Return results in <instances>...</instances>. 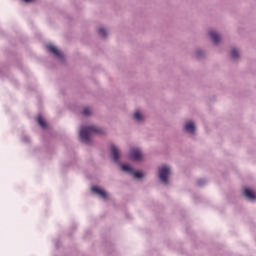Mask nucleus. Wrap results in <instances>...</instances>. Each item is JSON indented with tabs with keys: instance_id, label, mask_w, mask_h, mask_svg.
Returning a JSON list of instances; mask_svg holds the SVG:
<instances>
[{
	"instance_id": "1",
	"label": "nucleus",
	"mask_w": 256,
	"mask_h": 256,
	"mask_svg": "<svg viewBox=\"0 0 256 256\" xmlns=\"http://www.w3.org/2000/svg\"><path fill=\"white\" fill-rule=\"evenodd\" d=\"M103 129L96 126H85L80 130V139L83 143L91 141V135H102Z\"/></svg>"
},
{
	"instance_id": "2",
	"label": "nucleus",
	"mask_w": 256,
	"mask_h": 256,
	"mask_svg": "<svg viewBox=\"0 0 256 256\" xmlns=\"http://www.w3.org/2000/svg\"><path fill=\"white\" fill-rule=\"evenodd\" d=\"M169 175H171V168L168 166H161L159 168V179L162 183H169Z\"/></svg>"
},
{
	"instance_id": "5",
	"label": "nucleus",
	"mask_w": 256,
	"mask_h": 256,
	"mask_svg": "<svg viewBox=\"0 0 256 256\" xmlns=\"http://www.w3.org/2000/svg\"><path fill=\"white\" fill-rule=\"evenodd\" d=\"M47 49H48V51H50V53H53V55L58 57V59H63V54L55 46L50 44L47 46Z\"/></svg>"
},
{
	"instance_id": "12",
	"label": "nucleus",
	"mask_w": 256,
	"mask_h": 256,
	"mask_svg": "<svg viewBox=\"0 0 256 256\" xmlns=\"http://www.w3.org/2000/svg\"><path fill=\"white\" fill-rule=\"evenodd\" d=\"M134 119H136V121H143V115H141V112L136 111L134 113Z\"/></svg>"
},
{
	"instance_id": "4",
	"label": "nucleus",
	"mask_w": 256,
	"mask_h": 256,
	"mask_svg": "<svg viewBox=\"0 0 256 256\" xmlns=\"http://www.w3.org/2000/svg\"><path fill=\"white\" fill-rule=\"evenodd\" d=\"M122 171H126L127 173H131L136 179H141L143 177V173L141 172H134L131 166L124 164L122 165Z\"/></svg>"
},
{
	"instance_id": "17",
	"label": "nucleus",
	"mask_w": 256,
	"mask_h": 256,
	"mask_svg": "<svg viewBox=\"0 0 256 256\" xmlns=\"http://www.w3.org/2000/svg\"><path fill=\"white\" fill-rule=\"evenodd\" d=\"M25 3H31L33 0H24Z\"/></svg>"
},
{
	"instance_id": "13",
	"label": "nucleus",
	"mask_w": 256,
	"mask_h": 256,
	"mask_svg": "<svg viewBox=\"0 0 256 256\" xmlns=\"http://www.w3.org/2000/svg\"><path fill=\"white\" fill-rule=\"evenodd\" d=\"M231 57L232 59H239V52L237 51V49H233L231 51Z\"/></svg>"
},
{
	"instance_id": "15",
	"label": "nucleus",
	"mask_w": 256,
	"mask_h": 256,
	"mask_svg": "<svg viewBox=\"0 0 256 256\" xmlns=\"http://www.w3.org/2000/svg\"><path fill=\"white\" fill-rule=\"evenodd\" d=\"M83 115H85L86 117L91 115V109L90 108H84L83 112H82Z\"/></svg>"
},
{
	"instance_id": "18",
	"label": "nucleus",
	"mask_w": 256,
	"mask_h": 256,
	"mask_svg": "<svg viewBox=\"0 0 256 256\" xmlns=\"http://www.w3.org/2000/svg\"><path fill=\"white\" fill-rule=\"evenodd\" d=\"M197 55H198V56L201 55V51H198V52H197Z\"/></svg>"
},
{
	"instance_id": "7",
	"label": "nucleus",
	"mask_w": 256,
	"mask_h": 256,
	"mask_svg": "<svg viewBox=\"0 0 256 256\" xmlns=\"http://www.w3.org/2000/svg\"><path fill=\"white\" fill-rule=\"evenodd\" d=\"M112 157L115 163H119V149H117L116 145H111Z\"/></svg>"
},
{
	"instance_id": "8",
	"label": "nucleus",
	"mask_w": 256,
	"mask_h": 256,
	"mask_svg": "<svg viewBox=\"0 0 256 256\" xmlns=\"http://www.w3.org/2000/svg\"><path fill=\"white\" fill-rule=\"evenodd\" d=\"M244 196H246L247 199H250V201H254V199H256L255 193H253V191H251L249 188L244 190Z\"/></svg>"
},
{
	"instance_id": "6",
	"label": "nucleus",
	"mask_w": 256,
	"mask_h": 256,
	"mask_svg": "<svg viewBox=\"0 0 256 256\" xmlns=\"http://www.w3.org/2000/svg\"><path fill=\"white\" fill-rule=\"evenodd\" d=\"M92 191L93 193H96V195H100L102 197V199H107V192H105L103 189L94 186L92 187Z\"/></svg>"
},
{
	"instance_id": "16",
	"label": "nucleus",
	"mask_w": 256,
	"mask_h": 256,
	"mask_svg": "<svg viewBox=\"0 0 256 256\" xmlns=\"http://www.w3.org/2000/svg\"><path fill=\"white\" fill-rule=\"evenodd\" d=\"M204 181L203 180H199L198 181V185H203Z\"/></svg>"
},
{
	"instance_id": "14",
	"label": "nucleus",
	"mask_w": 256,
	"mask_h": 256,
	"mask_svg": "<svg viewBox=\"0 0 256 256\" xmlns=\"http://www.w3.org/2000/svg\"><path fill=\"white\" fill-rule=\"evenodd\" d=\"M98 33L101 37H107V31H105L103 28H100Z\"/></svg>"
},
{
	"instance_id": "3",
	"label": "nucleus",
	"mask_w": 256,
	"mask_h": 256,
	"mask_svg": "<svg viewBox=\"0 0 256 256\" xmlns=\"http://www.w3.org/2000/svg\"><path fill=\"white\" fill-rule=\"evenodd\" d=\"M130 158L133 159V161H141V159H143V153H141V150L138 148H132L130 150Z\"/></svg>"
},
{
	"instance_id": "10",
	"label": "nucleus",
	"mask_w": 256,
	"mask_h": 256,
	"mask_svg": "<svg viewBox=\"0 0 256 256\" xmlns=\"http://www.w3.org/2000/svg\"><path fill=\"white\" fill-rule=\"evenodd\" d=\"M184 129L188 133H192V134L195 133V123H193V122L186 123Z\"/></svg>"
},
{
	"instance_id": "11",
	"label": "nucleus",
	"mask_w": 256,
	"mask_h": 256,
	"mask_svg": "<svg viewBox=\"0 0 256 256\" xmlns=\"http://www.w3.org/2000/svg\"><path fill=\"white\" fill-rule=\"evenodd\" d=\"M37 121L40 127H42V129H45V127H47V122H45V119H43V116H38Z\"/></svg>"
},
{
	"instance_id": "9",
	"label": "nucleus",
	"mask_w": 256,
	"mask_h": 256,
	"mask_svg": "<svg viewBox=\"0 0 256 256\" xmlns=\"http://www.w3.org/2000/svg\"><path fill=\"white\" fill-rule=\"evenodd\" d=\"M209 35H210L213 43L217 44V43H219V41H221V36H219V34H217V32L210 31Z\"/></svg>"
}]
</instances>
